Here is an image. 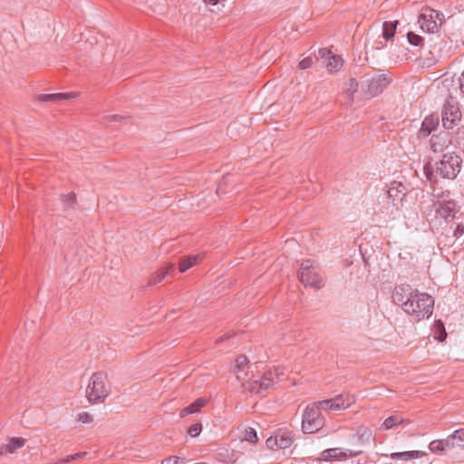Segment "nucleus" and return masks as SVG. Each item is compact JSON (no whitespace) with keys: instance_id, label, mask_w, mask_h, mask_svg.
I'll return each instance as SVG.
<instances>
[{"instance_id":"nucleus-24","label":"nucleus","mask_w":464,"mask_h":464,"mask_svg":"<svg viewBox=\"0 0 464 464\" xmlns=\"http://www.w3.org/2000/svg\"><path fill=\"white\" fill-rule=\"evenodd\" d=\"M199 259V256H190L188 257H184L180 260L179 269L180 273L186 272L188 269L192 267L194 265L198 263Z\"/></svg>"},{"instance_id":"nucleus-29","label":"nucleus","mask_w":464,"mask_h":464,"mask_svg":"<svg viewBox=\"0 0 464 464\" xmlns=\"http://www.w3.org/2000/svg\"><path fill=\"white\" fill-rule=\"evenodd\" d=\"M358 90V82L354 78H351L349 82L346 83L345 92L352 99L353 95Z\"/></svg>"},{"instance_id":"nucleus-7","label":"nucleus","mask_w":464,"mask_h":464,"mask_svg":"<svg viewBox=\"0 0 464 464\" xmlns=\"http://www.w3.org/2000/svg\"><path fill=\"white\" fill-rule=\"evenodd\" d=\"M442 20L443 14L430 7H425L419 15L418 23L422 31L435 33L442 24Z\"/></svg>"},{"instance_id":"nucleus-25","label":"nucleus","mask_w":464,"mask_h":464,"mask_svg":"<svg viewBox=\"0 0 464 464\" xmlns=\"http://www.w3.org/2000/svg\"><path fill=\"white\" fill-rule=\"evenodd\" d=\"M174 266L170 265L167 267L162 268L159 272H157L150 280V285H156L161 283L165 276L169 275L171 271H173Z\"/></svg>"},{"instance_id":"nucleus-41","label":"nucleus","mask_w":464,"mask_h":464,"mask_svg":"<svg viewBox=\"0 0 464 464\" xmlns=\"http://www.w3.org/2000/svg\"><path fill=\"white\" fill-rule=\"evenodd\" d=\"M87 452L86 451H82V452H78V453H75V454H72L71 455V459H72L73 460H76V459H82L83 458L84 456H86Z\"/></svg>"},{"instance_id":"nucleus-5","label":"nucleus","mask_w":464,"mask_h":464,"mask_svg":"<svg viewBox=\"0 0 464 464\" xmlns=\"http://www.w3.org/2000/svg\"><path fill=\"white\" fill-rule=\"evenodd\" d=\"M285 376V369L275 367L273 370L265 372L259 380H253L249 382V392L261 393L271 388L276 382L283 380Z\"/></svg>"},{"instance_id":"nucleus-28","label":"nucleus","mask_w":464,"mask_h":464,"mask_svg":"<svg viewBox=\"0 0 464 464\" xmlns=\"http://www.w3.org/2000/svg\"><path fill=\"white\" fill-rule=\"evenodd\" d=\"M242 440L256 444L258 441L256 431L252 428L246 429L243 433Z\"/></svg>"},{"instance_id":"nucleus-38","label":"nucleus","mask_w":464,"mask_h":464,"mask_svg":"<svg viewBox=\"0 0 464 464\" xmlns=\"http://www.w3.org/2000/svg\"><path fill=\"white\" fill-rule=\"evenodd\" d=\"M180 460V458L178 456H170L166 459H164L161 461V464H178Z\"/></svg>"},{"instance_id":"nucleus-1","label":"nucleus","mask_w":464,"mask_h":464,"mask_svg":"<svg viewBox=\"0 0 464 464\" xmlns=\"http://www.w3.org/2000/svg\"><path fill=\"white\" fill-rule=\"evenodd\" d=\"M394 304H400L401 309L414 320L420 321L430 318L433 313V297L409 285H397L392 292Z\"/></svg>"},{"instance_id":"nucleus-12","label":"nucleus","mask_w":464,"mask_h":464,"mask_svg":"<svg viewBox=\"0 0 464 464\" xmlns=\"http://www.w3.org/2000/svg\"><path fill=\"white\" fill-rule=\"evenodd\" d=\"M430 149L433 152H442L450 143L448 133L442 131L439 134H434L430 140Z\"/></svg>"},{"instance_id":"nucleus-9","label":"nucleus","mask_w":464,"mask_h":464,"mask_svg":"<svg viewBox=\"0 0 464 464\" xmlns=\"http://www.w3.org/2000/svg\"><path fill=\"white\" fill-rule=\"evenodd\" d=\"M354 401L353 397L341 394L330 400L321 401L320 406L324 411H340L348 408Z\"/></svg>"},{"instance_id":"nucleus-35","label":"nucleus","mask_w":464,"mask_h":464,"mask_svg":"<svg viewBox=\"0 0 464 464\" xmlns=\"http://www.w3.org/2000/svg\"><path fill=\"white\" fill-rule=\"evenodd\" d=\"M63 202L64 203L65 207H70L75 202V194L74 193H69L67 195H63Z\"/></svg>"},{"instance_id":"nucleus-15","label":"nucleus","mask_w":464,"mask_h":464,"mask_svg":"<svg viewBox=\"0 0 464 464\" xmlns=\"http://www.w3.org/2000/svg\"><path fill=\"white\" fill-rule=\"evenodd\" d=\"M277 437L279 448L282 450L288 449L291 447L295 440L294 432L287 429H277L275 430Z\"/></svg>"},{"instance_id":"nucleus-6","label":"nucleus","mask_w":464,"mask_h":464,"mask_svg":"<svg viewBox=\"0 0 464 464\" xmlns=\"http://www.w3.org/2000/svg\"><path fill=\"white\" fill-rule=\"evenodd\" d=\"M462 114L459 103L453 99L447 100L441 111V121L444 129H453L460 122Z\"/></svg>"},{"instance_id":"nucleus-32","label":"nucleus","mask_w":464,"mask_h":464,"mask_svg":"<svg viewBox=\"0 0 464 464\" xmlns=\"http://www.w3.org/2000/svg\"><path fill=\"white\" fill-rule=\"evenodd\" d=\"M409 43L412 45L419 46L422 44L423 39L414 33H408L407 34Z\"/></svg>"},{"instance_id":"nucleus-42","label":"nucleus","mask_w":464,"mask_h":464,"mask_svg":"<svg viewBox=\"0 0 464 464\" xmlns=\"http://www.w3.org/2000/svg\"><path fill=\"white\" fill-rule=\"evenodd\" d=\"M459 86H460V90L464 92V72H462V74L459 78Z\"/></svg>"},{"instance_id":"nucleus-22","label":"nucleus","mask_w":464,"mask_h":464,"mask_svg":"<svg viewBox=\"0 0 464 464\" xmlns=\"http://www.w3.org/2000/svg\"><path fill=\"white\" fill-rule=\"evenodd\" d=\"M234 372L237 379L249 391V382H252L253 380L249 376L248 368L234 369Z\"/></svg>"},{"instance_id":"nucleus-3","label":"nucleus","mask_w":464,"mask_h":464,"mask_svg":"<svg viewBox=\"0 0 464 464\" xmlns=\"http://www.w3.org/2000/svg\"><path fill=\"white\" fill-rule=\"evenodd\" d=\"M320 402L306 407L303 413L302 430L304 433H314L324 425V418L321 413Z\"/></svg>"},{"instance_id":"nucleus-17","label":"nucleus","mask_w":464,"mask_h":464,"mask_svg":"<svg viewBox=\"0 0 464 464\" xmlns=\"http://www.w3.org/2000/svg\"><path fill=\"white\" fill-rule=\"evenodd\" d=\"M426 453L420 450H411V451H403V452H393L390 454V458L393 460L395 459H402V460H410L414 459H420L425 456Z\"/></svg>"},{"instance_id":"nucleus-23","label":"nucleus","mask_w":464,"mask_h":464,"mask_svg":"<svg viewBox=\"0 0 464 464\" xmlns=\"http://www.w3.org/2000/svg\"><path fill=\"white\" fill-rule=\"evenodd\" d=\"M404 422H406L404 419L398 415H392L384 420L382 428L384 430H391Z\"/></svg>"},{"instance_id":"nucleus-30","label":"nucleus","mask_w":464,"mask_h":464,"mask_svg":"<svg viewBox=\"0 0 464 464\" xmlns=\"http://www.w3.org/2000/svg\"><path fill=\"white\" fill-rule=\"evenodd\" d=\"M456 145L464 151V126L458 128L455 133Z\"/></svg>"},{"instance_id":"nucleus-45","label":"nucleus","mask_w":464,"mask_h":464,"mask_svg":"<svg viewBox=\"0 0 464 464\" xmlns=\"http://www.w3.org/2000/svg\"><path fill=\"white\" fill-rule=\"evenodd\" d=\"M110 118L116 121H118L119 116L118 115H111V116H110Z\"/></svg>"},{"instance_id":"nucleus-46","label":"nucleus","mask_w":464,"mask_h":464,"mask_svg":"<svg viewBox=\"0 0 464 464\" xmlns=\"http://www.w3.org/2000/svg\"><path fill=\"white\" fill-rule=\"evenodd\" d=\"M392 189H390L388 191V196H386V198L389 200L390 197L392 196Z\"/></svg>"},{"instance_id":"nucleus-43","label":"nucleus","mask_w":464,"mask_h":464,"mask_svg":"<svg viewBox=\"0 0 464 464\" xmlns=\"http://www.w3.org/2000/svg\"><path fill=\"white\" fill-rule=\"evenodd\" d=\"M425 173H426L427 179L431 182L433 179L432 172H430L429 169L427 168H425Z\"/></svg>"},{"instance_id":"nucleus-44","label":"nucleus","mask_w":464,"mask_h":464,"mask_svg":"<svg viewBox=\"0 0 464 464\" xmlns=\"http://www.w3.org/2000/svg\"><path fill=\"white\" fill-rule=\"evenodd\" d=\"M231 336H232L231 334H224L223 336H221L220 338H218V339L217 340V342H218H218H221V341H223V340H226V339L230 338Z\"/></svg>"},{"instance_id":"nucleus-26","label":"nucleus","mask_w":464,"mask_h":464,"mask_svg":"<svg viewBox=\"0 0 464 464\" xmlns=\"http://www.w3.org/2000/svg\"><path fill=\"white\" fill-rule=\"evenodd\" d=\"M398 22H384L382 24V36L384 39L391 40L396 31Z\"/></svg>"},{"instance_id":"nucleus-36","label":"nucleus","mask_w":464,"mask_h":464,"mask_svg":"<svg viewBox=\"0 0 464 464\" xmlns=\"http://www.w3.org/2000/svg\"><path fill=\"white\" fill-rule=\"evenodd\" d=\"M78 420L84 424L91 423L92 421V416L88 412H81L78 415Z\"/></svg>"},{"instance_id":"nucleus-16","label":"nucleus","mask_w":464,"mask_h":464,"mask_svg":"<svg viewBox=\"0 0 464 464\" xmlns=\"http://www.w3.org/2000/svg\"><path fill=\"white\" fill-rule=\"evenodd\" d=\"M454 448V441L450 436L443 440H435L429 444V450L431 452H441Z\"/></svg>"},{"instance_id":"nucleus-13","label":"nucleus","mask_w":464,"mask_h":464,"mask_svg":"<svg viewBox=\"0 0 464 464\" xmlns=\"http://www.w3.org/2000/svg\"><path fill=\"white\" fill-rule=\"evenodd\" d=\"M439 125V117L436 115H429L425 117L421 127L419 130L420 138L428 137Z\"/></svg>"},{"instance_id":"nucleus-2","label":"nucleus","mask_w":464,"mask_h":464,"mask_svg":"<svg viewBox=\"0 0 464 464\" xmlns=\"http://www.w3.org/2000/svg\"><path fill=\"white\" fill-rule=\"evenodd\" d=\"M109 395V387L107 385V375L102 372H95L92 375L86 389V396L90 402H102Z\"/></svg>"},{"instance_id":"nucleus-4","label":"nucleus","mask_w":464,"mask_h":464,"mask_svg":"<svg viewBox=\"0 0 464 464\" xmlns=\"http://www.w3.org/2000/svg\"><path fill=\"white\" fill-rule=\"evenodd\" d=\"M461 158L456 153H445L437 162L436 170L444 179H454L461 169Z\"/></svg>"},{"instance_id":"nucleus-14","label":"nucleus","mask_w":464,"mask_h":464,"mask_svg":"<svg viewBox=\"0 0 464 464\" xmlns=\"http://www.w3.org/2000/svg\"><path fill=\"white\" fill-rule=\"evenodd\" d=\"M361 451H353V450H346V451H341L340 449L334 448V449H328L322 452V457L325 460H331V459H343L347 458L348 456H357L360 454Z\"/></svg>"},{"instance_id":"nucleus-39","label":"nucleus","mask_w":464,"mask_h":464,"mask_svg":"<svg viewBox=\"0 0 464 464\" xmlns=\"http://www.w3.org/2000/svg\"><path fill=\"white\" fill-rule=\"evenodd\" d=\"M464 234V226L463 224H458L456 229L454 230V237L457 238L461 237Z\"/></svg>"},{"instance_id":"nucleus-8","label":"nucleus","mask_w":464,"mask_h":464,"mask_svg":"<svg viewBox=\"0 0 464 464\" xmlns=\"http://www.w3.org/2000/svg\"><path fill=\"white\" fill-rule=\"evenodd\" d=\"M298 276L300 281L305 286H312L315 288H320L323 286L322 278L317 274L316 268L314 266L313 262L310 260H305L302 263Z\"/></svg>"},{"instance_id":"nucleus-33","label":"nucleus","mask_w":464,"mask_h":464,"mask_svg":"<svg viewBox=\"0 0 464 464\" xmlns=\"http://www.w3.org/2000/svg\"><path fill=\"white\" fill-rule=\"evenodd\" d=\"M249 368L248 360L245 355H239L236 359L235 369Z\"/></svg>"},{"instance_id":"nucleus-34","label":"nucleus","mask_w":464,"mask_h":464,"mask_svg":"<svg viewBox=\"0 0 464 464\" xmlns=\"http://www.w3.org/2000/svg\"><path fill=\"white\" fill-rule=\"evenodd\" d=\"M202 430V426L200 423H195V424H192L189 428H188V434L191 436V437H197L200 434Z\"/></svg>"},{"instance_id":"nucleus-40","label":"nucleus","mask_w":464,"mask_h":464,"mask_svg":"<svg viewBox=\"0 0 464 464\" xmlns=\"http://www.w3.org/2000/svg\"><path fill=\"white\" fill-rule=\"evenodd\" d=\"M318 55L321 58H328L329 59V56H331L332 54H331V52L328 49L323 48V49L319 50Z\"/></svg>"},{"instance_id":"nucleus-31","label":"nucleus","mask_w":464,"mask_h":464,"mask_svg":"<svg viewBox=\"0 0 464 464\" xmlns=\"http://www.w3.org/2000/svg\"><path fill=\"white\" fill-rule=\"evenodd\" d=\"M266 445L268 449L270 450H279V444H278V440H277V437L276 435V433L274 432L273 435H271L266 440Z\"/></svg>"},{"instance_id":"nucleus-37","label":"nucleus","mask_w":464,"mask_h":464,"mask_svg":"<svg viewBox=\"0 0 464 464\" xmlns=\"http://www.w3.org/2000/svg\"><path fill=\"white\" fill-rule=\"evenodd\" d=\"M313 60L310 56L304 58L298 64L301 70H305L311 67Z\"/></svg>"},{"instance_id":"nucleus-21","label":"nucleus","mask_w":464,"mask_h":464,"mask_svg":"<svg viewBox=\"0 0 464 464\" xmlns=\"http://www.w3.org/2000/svg\"><path fill=\"white\" fill-rule=\"evenodd\" d=\"M343 67V60L335 54L329 56L326 68L330 72H337Z\"/></svg>"},{"instance_id":"nucleus-27","label":"nucleus","mask_w":464,"mask_h":464,"mask_svg":"<svg viewBox=\"0 0 464 464\" xmlns=\"http://www.w3.org/2000/svg\"><path fill=\"white\" fill-rule=\"evenodd\" d=\"M450 436L451 440L454 441V448H464V429L457 430Z\"/></svg>"},{"instance_id":"nucleus-20","label":"nucleus","mask_w":464,"mask_h":464,"mask_svg":"<svg viewBox=\"0 0 464 464\" xmlns=\"http://www.w3.org/2000/svg\"><path fill=\"white\" fill-rule=\"evenodd\" d=\"M24 442L25 440L24 439L12 438L7 444L1 448L0 454L14 453L16 450L22 448Z\"/></svg>"},{"instance_id":"nucleus-10","label":"nucleus","mask_w":464,"mask_h":464,"mask_svg":"<svg viewBox=\"0 0 464 464\" xmlns=\"http://www.w3.org/2000/svg\"><path fill=\"white\" fill-rule=\"evenodd\" d=\"M434 207L435 212L446 221L454 218L459 211L456 202L452 199L438 200L434 203Z\"/></svg>"},{"instance_id":"nucleus-11","label":"nucleus","mask_w":464,"mask_h":464,"mask_svg":"<svg viewBox=\"0 0 464 464\" xmlns=\"http://www.w3.org/2000/svg\"><path fill=\"white\" fill-rule=\"evenodd\" d=\"M392 79L385 74H376L372 76L368 82V92L372 96H376L391 83Z\"/></svg>"},{"instance_id":"nucleus-18","label":"nucleus","mask_w":464,"mask_h":464,"mask_svg":"<svg viewBox=\"0 0 464 464\" xmlns=\"http://www.w3.org/2000/svg\"><path fill=\"white\" fill-rule=\"evenodd\" d=\"M77 96L76 92H63V93H51V94H41L38 99L42 102H61L63 100L72 99Z\"/></svg>"},{"instance_id":"nucleus-19","label":"nucleus","mask_w":464,"mask_h":464,"mask_svg":"<svg viewBox=\"0 0 464 464\" xmlns=\"http://www.w3.org/2000/svg\"><path fill=\"white\" fill-rule=\"evenodd\" d=\"M206 403L207 400L204 398H198L193 403L182 409L179 415L181 418H184L189 414L196 413L199 411L200 409L206 405Z\"/></svg>"}]
</instances>
